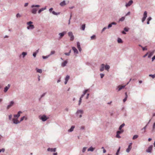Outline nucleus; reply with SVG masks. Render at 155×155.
Instances as JSON below:
<instances>
[{
  "label": "nucleus",
  "instance_id": "obj_38",
  "mask_svg": "<svg viewBox=\"0 0 155 155\" xmlns=\"http://www.w3.org/2000/svg\"><path fill=\"white\" fill-rule=\"evenodd\" d=\"M70 78V77L68 75H67L65 78V81H68Z\"/></svg>",
  "mask_w": 155,
  "mask_h": 155
},
{
  "label": "nucleus",
  "instance_id": "obj_63",
  "mask_svg": "<svg viewBox=\"0 0 155 155\" xmlns=\"http://www.w3.org/2000/svg\"><path fill=\"white\" fill-rule=\"evenodd\" d=\"M106 29V27H104L103 29L102 30V31L103 32V31H104V30Z\"/></svg>",
  "mask_w": 155,
  "mask_h": 155
},
{
  "label": "nucleus",
  "instance_id": "obj_40",
  "mask_svg": "<svg viewBox=\"0 0 155 155\" xmlns=\"http://www.w3.org/2000/svg\"><path fill=\"white\" fill-rule=\"evenodd\" d=\"M71 50H70V51H69V53H64V54L66 55H69L70 54V53H71Z\"/></svg>",
  "mask_w": 155,
  "mask_h": 155
},
{
  "label": "nucleus",
  "instance_id": "obj_58",
  "mask_svg": "<svg viewBox=\"0 0 155 155\" xmlns=\"http://www.w3.org/2000/svg\"><path fill=\"white\" fill-rule=\"evenodd\" d=\"M155 59V55L152 58V61Z\"/></svg>",
  "mask_w": 155,
  "mask_h": 155
},
{
  "label": "nucleus",
  "instance_id": "obj_61",
  "mask_svg": "<svg viewBox=\"0 0 155 155\" xmlns=\"http://www.w3.org/2000/svg\"><path fill=\"white\" fill-rule=\"evenodd\" d=\"M12 117V115H10L9 116V118L10 120H11Z\"/></svg>",
  "mask_w": 155,
  "mask_h": 155
},
{
  "label": "nucleus",
  "instance_id": "obj_34",
  "mask_svg": "<svg viewBox=\"0 0 155 155\" xmlns=\"http://www.w3.org/2000/svg\"><path fill=\"white\" fill-rule=\"evenodd\" d=\"M117 42L118 43H122V40L120 38H118L117 40Z\"/></svg>",
  "mask_w": 155,
  "mask_h": 155
},
{
  "label": "nucleus",
  "instance_id": "obj_62",
  "mask_svg": "<svg viewBox=\"0 0 155 155\" xmlns=\"http://www.w3.org/2000/svg\"><path fill=\"white\" fill-rule=\"evenodd\" d=\"M151 17H149L148 19H147V20L149 21H150L151 20Z\"/></svg>",
  "mask_w": 155,
  "mask_h": 155
},
{
  "label": "nucleus",
  "instance_id": "obj_20",
  "mask_svg": "<svg viewBox=\"0 0 155 155\" xmlns=\"http://www.w3.org/2000/svg\"><path fill=\"white\" fill-rule=\"evenodd\" d=\"M104 65L103 64H101V67L100 69V71H103V70H104Z\"/></svg>",
  "mask_w": 155,
  "mask_h": 155
},
{
  "label": "nucleus",
  "instance_id": "obj_25",
  "mask_svg": "<svg viewBox=\"0 0 155 155\" xmlns=\"http://www.w3.org/2000/svg\"><path fill=\"white\" fill-rule=\"evenodd\" d=\"M94 150V148H93L92 147H91L89 148L88 149V151H93Z\"/></svg>",
  "mask_w": 155,
  "mask_h": 155
},
{
  "label": "nucleus",
  "instance_id": "obj_35",
  "mask_svg": "<svg viewBox=\"0 0 155 155\" xmlns=\"http://www.w3.org/2000/svg\"><path fill=\"white\" fill-rule=\"evenodd\" d=\"M123 132H124L123 130H120L119 131H118L117 133V134H120L122 133Z\"/></svg>",
  "mask_w": 155,
  "mask_h": 155
},
{
  "label": "nucleus",
  "instance_id": "obj_32",
  "mask_svg": "<svg viewBox=\"0 0 155 155\" xmlns=\"http://www.w3.org/2000/svg\"><path fill=\"white\" fill-rule=\"evenodd\" d=\"M125 19V17H121L119 19V21H124V20Z\"/></svg>",
  "mask_w": 155,
  "mask_h": 155
},
{
  "label": "nucleus",
  "instance_id": "obj_22",
  "mask_svg": "<svg viewBox=\"0 0 155 155\" xmlns=\"http://www.w3.org/2000/svg\"><path fill=\"white\" fill-rule=\"evenodd\" d=\"M46 9V7H45V8H42L40 9L39 11H38V13L40 14L41 13V12H42V11H44V10Z\"/></svg>",
  "mask_w": 155,
  "mask_h": 155
},
{
  "label": "nucleus",
  "instance_id": "obj_9",
  "mask_svg": "<svg viewBox=\"0 0 155 155\" xmlns=\"http://www.w3.org/2000/svg\"><path fill=\"white\" fill-rule=\"evenodd\" d=\"M152 148H153V146H150V147H149L147 149V150L146 151L148 153H150L151 152V151L152 150Z\"/></svg>",
  "mask_w": 155,
  "mask_h": 155
},
{
  "label": "nucleus",
  "instance_id": "obj_54",
  "mask_svg": "<svg viewBox=\"0 0 155 155\" xmlns=\"http://www.w3.org/2000/svg\"><path fill=\"white\" fill-rule=\"evenodd\" d=\"M4 151H5L4 149H2L0 150V153L2 151L4 152Z\"/></svg>",
  "mask_w": 155,
  "mask_h": 155
},
{
  "label": "nucleus",
  "instance_id": "obj_10",
  "mask_svg": "<svg viewBox=\"0 0 155 155\" xmlns=\"http://www.w3.org/2000/svg\"><path fill=\"white\" fill-rule=\"evenodd\" d=\"M14 104V102L13 101H11L10 104L8 105L7 107V109H9L11 107L13 106Z\"/></svg>",
  "mask_w": 155,
  "mask_h": 155
},
{
  "label": "nucleus",
  "instance_id": "obj_49",
  "mask_svg": "<svg viewBox=\"0 0 155 155\" xmlns=\"http://www.w3.org/2000/svg\"><path fill=\"white\" fill-rule=\"evenodd\" d=\"M112 23H110V24H109L108 25V28H110V27H112Z\"/></svg>",
  "mask_w": 155,
  "mask_h": 155
},
{
  "label": "nucleus",
  "instance_id": "obj_47",
  "mask_svg": "<svg viewBox=\"0 0 155 155\" xmlns=\"http://www.w3.org/2000/svg\"><path fill=\"white\" fill-rule=\"evenodd\" d=\"M124 30L126 31H128L129 29L127 28H125Z\"/></svg>",
  "mask_w": 155,
  "mask_h": 155
},
{
  "label": "nucleus",
  "instance_id": "obj_53",
  "mask_svg": "<svg viewBox=\"0 0 155 155\" xmlns=\"http://www.w3.org/2000/svg\"><path fill=\"white\" fill-rule=\"evenodd\" d=\"M148 53H149L148 52H147L144 55H143V57L145 58V57H146L147 55L148 54Z\"/></svg>",
  "mask_w": 155,
  "mask_h": 155
},
{
  "label": "nucleus",
  "instance_id": "obj_31",
  "mask_svg": "<svg viewBox=\"0 0 155 155\" xmlns=\"http://www.w3.org/2000/svg\"><path fill=\"white\" fill-rule=\"evenodd\" d=\"M24 119H25V120H26L27 119V118L25 116L21 117V118L20 122L23 120Z\"/></svg>",
  "mask_w": 155,
  "mask_h": 155
},
{
  "label": "nucleus",
  "instance_id": "obj_23",
  "mask_svg": "<svg viewBox=\"0 0 155 155\" xmlns=\"http://www.w3.org/2000/svg\"><path fill=\"white\" fill-rule=\"evenodd\" d=\"M125 94L126 95V97H125V98L123 100L124 102H125L127 100V92H126L125 93Z\"/></svg>",
  "mask_w": 155,
  "mask_h": 155
},
{
  "label": "nucleus",
  "instance_id": "obj_19",
  "mask_svg": "<svg viewBox=\"0 0 155 155\" xmlns=\"http://www.w3.org/2000/svg\"><path fill=\"white\" fill-rule=\"evenodd\" d=\"M65 1H63V2H61L60 5L61 6H63L66 5Z\"/></svg>",
  "mask_w": 155,
  "mask_h": 155
},
{
  "label": "nucleus",
  "instance_id": "obj_1",
  "mask_svg": "<svg viewBox=\"0 0 155 155\" xmlns=\"http://www.w3.org/2000/svg\"><path fill=\"white\" fill-rule=\"evenodd\" d=\"M40 7L39 5H32L31 6V8L32 9L31 10V12L32 14H36L38 11V9L35 8H39Z\"/></svg>",
  "mask_w": 155,
  "mask_h": 155
},
{
  "label": "nucleus",
  "instance_id": "obj_55",
  "mask_svg": "<svg viewBox=\"0 0 155 155\" xmlns=\"http://www.w3.org/2000/svg\"><path fill=\"white\" fill-rule=\"evenodd\" d=\"M48 56H43V58L44 59H45V58H47L48 57Z\"/></svg>",
  "mask_w": 155,
  "mask_h": 155
},
{
  "label": "nucleus",
  "instance_id": "obj_4",
  "mask_svg": "<svg viewBox=\"0 0 155 155\" xmlns=\"http://www.w3.org/2000/svg\"><path fill=\"white\" fill-rule=\"evenodd\" d=\"M147 11H145L144 12L143 14V17L142 19V21L143 22L145 20L147 17Z\"/></svg>",
  "mask_w": 155,
  "mask_h": 155
},
{
  "label": "nucleus",
  "instance_id": "obj_59",
  "mask_svg": "<svg viewBox=\"0 0 155 155\" xmlns=\"http://www.w3.org/2000/svg\"><path fill=\"white\" fill-rule=\"evenodd\" d=\"M84 127L83 126H81V129H84Z\"/></svg>",
  "mask_w": 155,
  "mask_h": 155
},
{
  "label": "nucleus",
  "instance_id": "obj_15",
  "mask_svg": "<svg viewBox=\"0 0 155 155\" xmlns=\"http://www.w3.org/2000/svg\"><path fill=\"white\" fill-rule=\"evenodd\" d=\"M66 33V31H64L62 33H60L59 35H60L61 38L63 37L64 35Z\"/></svg>",
  "mask_w": 155,
  "mask_h": 155
},
{
  "label": "nucleus",
  "instance_id": "obj_12",
  "mask_svg": "<svg viewBox=\"0 0 155 155\" xmlns=\"http://www.w3.org/2000/svg\"><path fill=\"white\" fill-rule=\"evenodd\" d=\"M13 120L14 123L16 124L19 123L20 122V121H18V120H17V119L13 118Z\"/></svg>",
  "mask_w": 155,
  "mask_h": 155
},
{
  "label": "nucleus",
  "instance_id": "obj_46",
  "mask_svg": "<svg viewBox=\"0 0 155 155\" xmlns=\"http://www.w3.org/2000/svg\"><path fill=\"white\" fill-rule=\"evenodd\" d=\"M87 148L86 147H84L83 149V150H82V152H85V151H86V149Z\"/></svg>",
  "mask_w": 155,
  "mask_h": 155
},
{
  "label": "nucleus",
  "instance_id": "obj_5",
  "mask_svg": "<svg viewBox=\"0 0 155 155\" xmlns=\"http://www.w3.org/2000/svg\"><path fill=\"white\" fill-rule=\"evenodd\" d=\"M132 143H130L128 148L126 149V151L127 152L129 153L132 148Z\"/></svg>",
  "mask_w": 155,
  "mask_h": 155
},
{
  "label": "nucleus",
  "instance_id": "obj_2",
  "mask_svg": "<svg viewBox=\"0 0 155 155\" xmlns=\"http://www.w3.org/2000/svg\"><path fill=\"white\" fill-rule=\"evenodd\" d=\"M33 23V22L31 21H29L27 23V24L28 26L27 27V28L28 29H32L34 28V25L31 24Z\"/></svg>",
  "mask_w": 155,
  "mask_h": 155
},
{
  "label": "nucleus",
  "instance_id": "obj_60",
  "mask_svg": "<svg viewBox=\"0 0 155 155\" xmlns=\"http://www.w3.org/2000/svg\"><path fill=\"white\" fill-rule=\"evenodd\" d=\"M36 53H34L33 54V56L34 57H36Z\"/></svg>",
  "mask_w": 155,
  "mask_h": 155
},
{
  "label": "nucleus",
  "instance_id": "obj_18",
  "mask_svg": "<svg viewBox=\"0 0 155 155\" xmlns=\"http://www.w3.org/2000/svg\"><path fill=\"white\" fill-rule=\"evenodd\" d=\"M10 86V85L9 84H8V86H6L4 88V91L5 92H7V91L8 90V88H9V87Z\"/></svg>",
  "mask_w": 155,
  "mask_h": 155
},
{
  "label": "nucleus",
  "instance_id": "obj_30",
  "mask_svg": "<svg viewBox=\"0 0 155 155\" xmlns=\"http://www.w3.org/2000/svg\"><path fill=\"white\" fill-rule=\"evenodd\" d=\"M125 125V124H122V125H121L119 127V129L120 130H122L121 129H122V128L124 127V126Z\"/></svg>",
  "mask_w": 155,
  "mask_h": 155
},
{
  "label": "nucleus",
  "instance_id": "obj_6",
  "mask_svg": "<svg viewBox=\"0 0 155 155\" xmlns=\"http://www.w3.org/2000/svg\"><path fill=\"white\" fill-rule=\"evenodd\" d=\"M83 113V111L82 110H79L77 111V113L78 115H79V117H82L81 114Z\"/></svg>",
  "mask_w": 155,
  "mask_h": 155
},
{
  "label": "nucleus",
  "instance_id": "obj_28",
  "mask_svg": "<svg viewBox=\"0 0 155 155\" xmlns=\"http://www.w3.org/2000/svg\"><path fill=\"white\" fill-rule=\"evenodd\" d=\"M104 68H105V69H106L107 70H108L110 68V66L109 65H105V66H104Z\"/></svg>",
  "mask_w": 155,
  "mask_h": 155
},
{
  "label": "nucleus",
  "instance_id": "obj_57",
  "mask_svg": "<svg viewBox=\"0 0 155 155\" xmlns=\"http://www.w3.org/2000/svg\"><path fill=\"white\" fill-rule=\"evenodd\" d=\"M130 12H129L125 16H127L128 15H130Z\"/></svg>",
  "mask_w": 155,
  "mask_h": 155
},
{
  "label": "nucleus",
  "instance_id": "obj_29",
  "mask_svg": "<svg viewBox=\"0 0 155 155\" xmlns=\"http://www.w3.org/2000/svg\"><path fill=\"white\" fill-rule=\"evenodd\" d=\"M36 69L37 72L39 73H42V71L41 69H38L37 68H36Z\"/></svg>",
  "mask_w": 155,
  "mask_h": 155
},
{
  "label": "nucleus",
  "instance_id": "obj_36",
  "mask_svg": "<svg viewBox=\"0 0 155 155\" xmlns=\"http://www.w3.org/2000/svg\"><path fill=\"white\" fill-rule=\"evenodd\" d=\"M120 147L118 150H117V152L116 153V155H118L119 154V152L120 150Z\"/></svg>",
  "mask_w": 155,
  "mask_h": 155
},
{
  "label": "nucleus",
  "instance_id": "obj_3",
  "mask_svg": "<svg viewBox=\"0 0 155 155\" xmlns=\"http://www.w3.org/2000/svg\"><path fill=\"white\" fill-rule=\"evenodd\" d=\"M88 91V90H86L83 92V94L81 95V97L80 98V100L79 101V105H80L81 102L82 98L86 94L87 92Z\"/></svg>",
  "mask_w": 155,
  "mask_h": 155
},
{
  "label": "nucleus",
  "instance_id": "obj_7",
  "mask_svg": "<svg viewBox=\"0 0 155 155\" xmlns=\"http://www.w3.org/2000/svg\"><path fill=\"white\" fill-rule=\"evenodd\" d=\"M40 119H41L43 121H45L48 118L45 115H43L40 118Z\"/></svg>",
  "mask_w": 155,
  "mask_h": 155
},
{
  "label": "nucleus",
  "instance_id": "obj_27",
  "mask_svg": "<svg viewBox=\"0 0 155 155\" xmlns=\"http://www.w3.org/2000/svg\"><path fill=\"white\" fill-rule=\"evenodd\" d=\"M153 53H154L153 51L150 52L148 55V57L149 58L151 57L153 55Z\"/></svg>",
  "mask_w": 155,
  "mask_h": 155
},
{
  "label": "nucleus",
  "instance_id": "obj_56",
  "mask_svg": "<svg viewBox=\"0 0 155 155\" xmlns=\"http://www.w3.org/2000/svg\"><path fill=\"white\" fill-rule=\"evenodd\" d=\"M28 3H25L24 6L25 7H26L28 5Z\"/></svg>",
  "mask_w": 155,
  "mask_h": 155
},
{
  "label": "nucleus",
  "instance_id": "obj_13",
  "mask_svg": "<svg viewBox=\"0 0 155 155\" xmlns=\"http://www.w3.org/2000/svg\"><path fill=\"white\" fill-rule=\"evenodd\" d=\"M125 86V85H120L118 86V91H119L120 90H121L122 89L124 88Z\"/></svg>",
  "mask_w": 155,
  "mask_h": 155
},
{
  "label": "nucleus",
  "instance_id": "obj_52",
  "mask_svg": "<svg viewBox=\"0 0 155 155\" xmlns=\"http://www.w3.org/2000/svg\"><path fill=\"white\" fill-rule=\"evenodd\" d=\"M100 76L101 78H102L104 76V74H100Z\"/></svg>",
  "mask_w": 155,
  "mask_h": 155
},
{
  "label": "nucleus",
  "instance_id": "obj_42",
  "mask_svg": "<svg viewBox=\"0 0 155 155\" xmlns=\"http://www.w3.org/2000/svg\"><path fill=\"white\" fill-rule=\"evenodd\" d=\"M68 35L70 37L73 35V34L72 32H69L68 33Z\"/></svg>",
  "mask_w": 155,
  "mask_h": 155
},
{
  "label": "nucleus",
  "instance_id": "obj_24",
  "mask_svg": "<svg viewBox=\"0 0 155 155\" xmlns=\"http://www.w3.org/2000/svg\"><path fill=\"white\" fill-rule=\"evenodd\" d=\"M75 127L74 126H72L71 127V128L68 130V131L71 132L73 131L74 128Z\"/></svg>",
  "mask_w": 155,
  "mask_h": 155
},
{
  "label": "nucleus",
  "instance_id": "obj_50",
  "mask_svg": "<svg viewBox=\"0 0 155 155\" xmlns=\"http://www.w3.org/2000/svg\"><path fill=\"white\" fill-rule=\"evenodd\" d=\"M149 76L150 77H151L153 78H154L155 77V76L154 75L150 74Z\"/></svg>",
  "mask_w": 155,
  "mask_h": 155
},
{
  "label": "nucleus",
  "instance_id": "obj_16",
  "mask_svg": "<svg viewBox=\"0 0 155 155\" xmlns=\"http://www.w3.org/2000/svg\"><path fill=\"white\" fill-rule=\"evenodd\" d=\"M72 49L73 50L74 53H76V54H78V51L77 49L74 47H72Z\"/></svg>",
  "mask_w": 155,
  "mask_h": 155
},
{
  "label": "nucleus",
  "instance_id": "obj_64",
  "mask_svg": "<svg viewBox=\"0 0 155 155\" xmlns=\"http://www.w3.org/2000/svg\"><path fill=\"white\" fill-rule=\"evenodd\" d=\"M45 93H44V94H43L42 95H41V97H43L44 96H45Z\"/></svg>",
  "mask_w": 155,
  "mask_h": 155
},
{
  "label": "nucleus",
  "instance_id": "obj_11",
  "mask_svg": "<svg viewBox=\"0 0 155 155\" xmlns=\"http://www.w3.org/2000/svg\"><path fill=\"white\" fill-rule=\"evenodd\" d=\"M22 113V112L21 111H19L17 114L14 115V117L15 118H18L20 115V114Z\"/></svg>",
  "mask_w": 155,
  "mask_h": 155
},
{
  "label": "nucleus",
  "instance_id": "obj_37",
  "mask_svg": "<svg viewBox=\"0 0 155 155\" xmlns=\"http://www.w3.org/2000/svg\"><path fill=\"white\" fill-rule=\"evenodd\" d=\"M85 24H84L82 25L81 29L83 30H84L85 28Z\"/></svg>",
  "mask_w": 155,
  "mask_h": 155
},
{
  "label": "nucleus",
  "instance_id": "obj_33",
  "mask_svg": "<svg viewBox=\"0 0 155 155\" xmlns=\"http://www.w3.org/2000/svg\"><path fill=\"white\" fill-rule=\"evenodd\" d=\"M138 137V135H135L133 136L132 139L133 140H135V139L137 138Z\"/></svg>",
  "mask_w": 155,
  "mask_h": 155
},
{
  "label": "nucleus",
  "instance_id": "obj_41",
  "mask_svg": "<svg viewBox=\"0 0 155 155\" xmlns=\"http://www.w3.org/2000/svg\"><path fill=\"white\" fill-rule=\"evenodd\" d=\"M119 134H117V135L116 136V137L120 138V136L119 135Z\"/></svg>",
  "mask_w": 155,
  "mask_h": 155
},
{
  "label": "nucleus",
  "instance_id": "obj_14",
  "mask_svg": "<svg viewBox=\"0 0 155 155\" xmlns=\"http://www.w3.org/2000/svg\"><path fill=\"white\" fill-rule=\"evenodd\" d=\"M56 148H48L47 149V150L48 151L51 152H55L56 151Z\"/></svg>",
  "mask_w": 155,
  "mask_h": 155
},
{
  "label": "nucleus",
  "instance_id": "obj_8",
  "mask_svg": "<svg viewBox=\"0 0 155 155\" xmlns=\"http://www.w3.org/2000/svg\"><path fill=\"white\" fill-rule=\"evenodd\" d=\"M133 3V1L132 0H130L128 3L126 4L125 6L126 7H128L130 6Z\"/></svg>",
  "mask_w": 155,
  "mask_h": 155
},
{
  "label": "nucleus",
  "instance_id": "obj_26",
  "mask_svg": "<svg viewBox=\"0 0 155 155\" xmlns=\"http://www.w3.org/2000/svg\"><path fill=\"white\" fill-rule=\"evenodd\" d=\"M139 46L142 48V50L143 51L145 50H147V49L146 46L143 47L140 45H139Z\"/></svg>",
  "mask_w": 155,
  "mask_h": 155
},
{
  "label": "nucleus",
  "instance_id": "obj_17",
  "mask_svg": "<svg viewBox=\"0 0 155 155\" xmlns=\"http://www.w3.org/2000/svg\"><path fill=\"white\" fill-rule=\"evenodd\" d=\"M68 61L67 60L64 61V62H63L61 64V66L63 67H64L65 66L67 63Z\"/></svg>",
  "mask_w": 155,
  "mask_h": 155
},
{
  "label": "nucleus",
  "instance_id": "obj_21",
  "mask_svg": "<svg viewBox=\"0 0 155 155\" xmlns=\"http://www.w3.org/2000/svg\"><path fill=\"white\" fill-rule=\"evenodd\" d=\"M77 48L79 50L81 51V48L80 47V44L79 42H78L77 43Z\"/></svg>",
  "mask_w": 155,
  "mask_h": 155
},
{
  "label": "nucleus",
  "instance_id": "obj_48",
  "mask_svg": "<svg viewBox=\"0 0 155 155\" xmlns=\"http://www.w3.org/2000/svg\"><path fill=\"white\" fill-rule=\"evenodd\" d=\"M91 38L92 39H94L95 38V36L93 35L91 37Z\"/></svg>",
  "mask_w": 155,
  "mask_h": 155
},
{
  "label": "nucleus",
  "instance_id": "obj_45",
  "mask_svg": "<svg viewBox=\"0 0 155 155\" xmlns=\"http://www.w3.org/2000/svg\"><path fill=\"white\" fill-rule=\"evenodd\" d=\"M55 53V51H51V52L50 55L54 54Z\"/></svg>",
  "mask_w": 155,
  "mask_h": 155
},
{
  "label": "nucleus",
  "instance_id": "obj_43",
  "mask_svg": "<svg viewBox=\"0 0 155 155\" xmlns=\"http://www.w3.org/2000/svg\"><path fill=\"white\" fill-rule=\"evenodd\" d=\"M27 54V53L25 52H23L22 53V55H23V57L24 58L25 56Z\"/></svg>",
  "mask_w": 155,
  "mask_h": 155
},
{
  "label": "nucleus",
  "instance_id": "obj_39",
  "mask_svg": "<svg viewBox=\"0 0 155 155\" xmlns=\"http://www.w3.org/2000/svg\"><path fill=\"white\" fill-rule=\"evenodd\" d=\"M70 40L71 41H72L74 39V36L73 35H72V36H70Z\"/></svg>",
  "mask_w": 155,
  "mask_h": 155
},
{
  "label": "nucleus",
  "instance_id": "obj_44",
  "mask_svg": "<svg viewBox=\"0 0 155 155\" xmlns=\"http://www.w3.org/2000/svg\"><path fill=\"white\" fill-rule=\"evenodd\" d=\"M52 13L54 15H57L58 14H59V13H57L54 11H53Z\"/></svg>",
  "mask_w": 155,
  "mask_h": 155
},
{
  "label": "nucleus",
  "instance_id": "obj_51",
  "mask_svg": "<svg viewBox=\"0 0 155 155\" xmlns=\"http://www.w3.org/2000/svg\"><path fill=\"white\" fill-rule=\"evenodd\" d=\"M16 16L17 18H18V17H21V15H20L19 14V13H18L16 15Z\"/></svg>",
  "mask_w": 155,
  "mask_h": 155
}]
</instances>
